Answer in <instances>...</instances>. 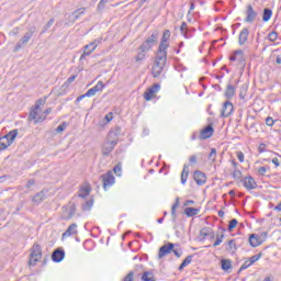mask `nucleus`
Returning a JSON list of instances; mask_svg holds the SVG:
<instances>
[{"label": "nucleus", "instance_id": "nucleus-1", "mask_svg": "<svg viewBox=\"0 0 281 281\" xmlns=\"http://www.w3.org/2000/svg\"><path fill=\"white\" fill-rule=\"evenodd\" d=\"M47 100V97L43 99H38L35 102L34 109L30 112L29 120L35 121V124H38L40 122H45V116H41V106L45 105V101Z\"/></svg>", "mask_w": 281, "mask_h": 281}, {"label": "nucleus", "instance_id": "nucleus-2", "mask_svg": "<svg viewBox=\"0 0 281 281\" xmlns=\"http://www.w3.org/2000/svg\"><path fill=\"white\" fill-rule=\"evenodd\" d=\"M36 34V27L33 25L29 27L27 32L19 40V42L15 44L13 52L16 54V52L23 49L30 41H32V36Z\"/></svg>", "mask_w": 281, "mask_h": 281}, {"label": "nucleus", "instance_id": "nucleus-3", "mask_svg": "<svg viewBox=\"0 0 281 281\" xmlns=\"http://www.w3.org/2000/svg\"><path fill=\"white\" fill-rule=\"evenodd\" d=\"M30 260H29V267H36L37 262H41L43 260V249L41 248V245L34 244L30 249Z\"/></svg>", "mask_w": 281, "mask_h": 281}, {"label": "nucleus", "instance_id": "nucleus-4", "mask_svg": "<svg viewBox=\"0 0 281 281\" xmlns=\"http://www.w3.org/2000/svg\"><path fill=\"white\" fill-rule=\"evenodd\" d=\"M157 41H159V31H154L151 35L143 42L140 45L143 46V49L151 50L154 45H157Z\"/></svg>", "mask_w": 281, "mask_h": 281}, {"label": "nucleus", "instance_id": "nucleus-5", "mask_svg": "<svg viewBox=\"0 0 281 281\" xmlns=\"http://www.w3.org/2000/svg\"><path fill=\"white\" fill-rule=\"evenodd\" d=\"M167 60H161L159 57H156V60L154 63V66L151 68V74L154 78H159L161 74L164 72V67H166Z\"/></svg>", "mask_w": 281, "mask_h": 281}, {"label": "nucleus", "instance_id": "nucleus-6", "mask_svg": "<svg viewBox=\"0 0 281 281\" xmlns=\"http://www.w3.org/2000/svg\"><path fill=\"white\" fill-rule=\"evenodd\" d=\"M231 61H236L238 63V66L243 69L245 68V66L247 65L245 61V52H243V49H237L235 50L231 57H229Z\"/></svg>", "mask_w": 281, "mask_h": 281}, {"label": "nucleus", "instance_id": "nucleus-7", "mask_svg": "<svg viewBox=\"0 0 281 281\" xmlns=\"http://www.w3.org/2000/svg\"><path fill=\"white\" fill-rule=\"evenodd\" d=\"M102 183H103V190H109L111 186L115 184V177L113 176V172L108 171L105 175H102L100 177Z\"/></svg>", "mask_w": 281, "mask_h": 281}, {"label": "nucleus", "instance_id": "nucleus-8", "mask_svg": "<svg viewBox=\"0 0 281 281\" xmlns=\"http://www.w3.org/2000/svg\"><path fill=\"white\" fill-rule=\"evenodd\" d=\"M175 250V244L168 241L167 244L162 245L158 250V260L166 258L169 254H172Z\"/></svg>", "mask_w": 281, "mask_h": 281}, {"label": "nucleus", "instance_id": "nucleus-9", "mask_svg": "<svg viewBox=\"0 0 281 281\" xmlns=\"http://www.w3.org/2000/svg\"><path fill=\"white\" fill-rule=\"evenodd\" d=\"M168 47H170V44H168V42H160L156 56L158 60H168Z\"/></svg>", "mask_w": 281, "mask_h": 281}, {"label": "nucleus", "instance_id": "nucleus-10", "mask_svg": "<svg viewBox=\"0 0 281 281\" xmlns=\"http://www.w3.org/2000/svg\"><path fill=\"white\" fill-rule=\"evenodd\" d=\"M159 89H161V86L159 83H154L151 87H149L145 91L144 99L147 102H150V100H153V98H155V95H157V93H159Z\"/></svg>", "mask_w": 281, "mask_h": 281}, {"label": "nucleus", "instance_id": "nucleus-11", "mask_svg": "<svg viewBox=\"0 0 281 281\" xmlns=\"http://www.w3.org/2000/svg\"><path fill=\"white\" fill-rule=\"evenodd\" d=\"M245 14H246V18L244 19V23H254V21L258 19V12L254 10V7L251 4H248L246 7Z\"/></svg>", "mask_w": 281, "mask_h": 281}, {"label": "nucleus", "instance_id": "nucleus-12", "mask_svg": "<svg viewBox=\"0 0 281 281\" xmlns=\"http://www.w3.org/2000/svg\"><path fill=\"white\" fill-rule=\"evenodd\" d=\"M214 135V124L209 123L204 128L201 130L199 139H210Z\"/></svg>", "mask_w": 281, "mask_h": 281}, {"label": "nucleus", "instance_id": "nucleus-13", "mask_svg": "<svg viewBox=\"0 0 281 281\" xmlns=\"http://www.w3.org/2000/svg\"><path fill=\"white\" fill-rule=\"evenodd\" d=\"M240 183H243L246 190H256V188H258V183L256 182V179H254V177L251 176L243 178L240 180Z\"/></svg>", "mask_w": 281, "mask_h": 281}, {"label": "nucleus", "instance_id": "nucleus-14", "mask_svg": "<svg viewBox=\"0 0 281 281\" xmlns=\"http://www.w3.org/2000/svg\"><path fill=\"white\" fill-rule=\"evenodd\" d=\"M232 113H234V104L229 100H226L222 106L221 117H229Z\"/></svg>", "mask_w": 281, "mask_h": 281}, {"label": "nucleus", "instance_id": "nucleus-15", "mask_svg": "<svg viewBox=\"0 0 281 281\" xmlns=\"http://www.w3.org/2000/svg\"><path fill=\"white\" fill-rule=\"evenodd\" d=\"M115 146H117V139H109L104 145H103V149H102V155H104L105 157L111 155V153H113V148H115Z\"/></svg>", "mask_w": 281, "mask_h": 281}, {"label": "nucleus", "instance_id": "nucleus-16", "mask_svg": "<svg viewBox=\"0 0 281 281\" xmlns=\"http://www.w3.org/2000/svg\"><path fill=\"white\" fill-rule=\"evenodd\" d=\"M193 179L198 186H205L207 181V176L201 170H195L193 173Z\"/></svg>", "mask_w": 281, "mask_h": 281}, {"label": "nucleus", "instance_id": "nucleus-17", "mask_svg": "<svg viewBox=\"0 0 281 281\" xmlns=\"http://www.w3.org/2000/svg\"><path fill=\"white\" fill-rule=\"evenodd\" d=\"M74 216H76V204L70 202L69 207L64 211L63 218L69 221L74 218Z\"/></svg>", "mask_w": 281, "mask_h": 281}, {"label": "nucleus", "instance_id": "nucleus-18", "mask_svg": "<svg viewBox=\"0 0 281 281\" xmlns=\"http://www.w3.org/2000/svg\"><path fill=\"white\" fill-rule=\"evenodd\" d=\"M52 260L53 262H63L65 260V249L57 248L52 254Z\"/></svg>", "mask_w": 281, "mask_h": 281}, {"label": "nucleus", "instance_id": "nucleus-19", "mask_svg": "<svg viewBox=\"0 0 281 281\" xmlns=\"http://www.w3.org/2000/svg\"><path fill=\"white\" fill-rule=\"evenodd\" d=\"M76 234H78V224L72 223L65 233H63V238H69V236H76Z\"/></svg>", "mask_w": 281, "mask_h": 281}, {"label": "nucleus", "instance_id": "nucleus-20", "mask_svg": "<svg viewBox=\"0 0 281 281\" xmlns=\"http://www.w3.org/2000/svg\"><path fill=\"white\" fill-rule=\"evenodd\" d=\"M247 41H249V29L244 27V29H241V31L239 33L238 43H239V45H245V43H247Z\"/></svg>", "mask_w": 281, "mask_h": 281}, {"label": "nucleus", "instance_id": "nucleus-21", "mask_svg": "<svg viewBox=\"0 0 281 281\" xmlns=\"http://www.w3.org/2000/svg\"><path fill=\"white\" fill-rule=\"evenodd\" d=\"M248 243L250 246L252 247H260V245H262L263 240L261 237H259L256 234H250L249 238H248Z\"/></svg>", "mask_w": 281, "mask_h": 281}, {"label": "nucleus", "instance_id": "nucleus-22", "mask_svg": "<svg viewBox=\"0 0 281 281\" xmlns=\"http://www.w3.org/2000/svg\"><path fill=\"white\" fill-rule=\"evenodd\" d=\"M225 98L229 101L236 95V87L232 83H228L224 92Z\"/></svg>", "mask_w": 281, "mask_h": 281}, {"label": "nucleus", "instance_id": "nucleus-23", "mask_svg": "<svg viewBox=\"0 0 281 281\" xmlns=\"http://www.w3.org/2000/svg\"><path fill=\"white\" fill-rule=\"evenodd\" d=\"M16 135H19V130H12L7 135L2 136L10 146L14 144V139H16Z\"/></svg>", "mask_w": 281, "mask_h": 281}, {"label": "nucleus", "instance_id": "nucleus-24", "mask_svg": "<svg viewBox=\"0 0 281 281\" xmlns=\"http://www.w3.org/2000/svg\"><path fill=\"white\" fill-rule=\"evenodd\" d=\"M190 175V165H184L182 172H181V183L182 186H186V183L188 182V177Z\"/></svg>", "mask_w": 281, "mask_h": 281}, {"label": "nucleus", "instance_id": "nucleus-25", "mask_svg": "<svg viewBox=\"0 0 281 281\" xmlns=\"http://www.w3.org/2000/svg\"><path fill=\"white\" fill-rule=\"evenodd\" d=\"M87 8H80L75 10L71 14L70 18L72 16V23H76V21H78V19H80V16H82V14H85Z\"/></svg>", "mask_w": 281, "mask_h": 281}, {"label": "nucleus", "instance_id": "nucleus-26", "mask_svg": "<svg viewBox=\"0 0 281 281\" xmlns=\"http://www.w3.org/2000/svg\"><path fill=\"white\" fill-rule=\"evenodd\" d=\"M93 52H95V48H93L92 46H89V44H87L86 46H83V53L80 56V60H85V58H87V56H91V54H93Z\"/></svg>", "mask_w": 281, "mask_h": 281}, {"label": "nucleus", "instance_id": "nucleus-27", "mask_svg": "<svg viewBox=\"0 0 281 281\" xmlns=\"http://www.w3.org/2000/svg\"><path fill=\"white\" fill-rule=\"evenodd\" d=\"M199 212H201V209H195V207H186L184 209V214L188 216V218H192V216L199 215Z\"/></svg>", "mask_w": 281, "mask_h": 281}, {"label": "nucleus", "instance_id": "nucleus-28", "mask_svg": "<svg viewBox=\"0 0 281 281\" xmlns=\"http://www.w3.org/2000/svg\"><path fill=\"white\" fill-rule=\"evenodd\" d=\"M33 203H36V205H41V203H43V201H45V191H40L38 193H36L33 199H32Z\"/></svg>", "mask_w": 281, "mask_h": 281}, {"label": "nucleus", "instance_id": "nucleus-29", "mask_svg": "<svg viewBox=\"0 0 281 281\" xmlns=\"http://www.w3.org/2000/svg\"><path fill=\"white\" fill-rule=\"evenodd\" d=\"M210 234H212V227L201 228L200 234H199L200 240H205V238H207V236H210Z\"/></svg>", "mask_w": 281, "mask_h": 281}, {"label": "nucleus", "instance_id": "nucleus-30", "mask_svg": "<svg viewBox=\"0 0 281 281\" xmlns=\"http://www.w3.org/2000/svg\"><path fill=\"white\" fill-rule=\"evenodd\" d=\"M271 16H273V11L269 8H265L262 13V21L268 23V21H271Z\"/></svg>", "mask_w": 281, "mask_h": 281}, {"label": "nucleus", "instance_id": "nucleus-31", "mask_svg": "<svg viewBox=\"0 0 281 281\" xmlns=\"http://www.w3.org/2000/svg\"><path fill=\"white\" fill-rule=\"evenodd\" d=\"M93 203H94L93 198L87 200V201L81 205L82 212H91V209L93 207Z\"/></svg>", "mask_w": 281, "mask_h": 281}, {"label": "nucleus", "instance_id": "nucleus-32", "mask_svg": "<svg viewBox=\"0 0 281 281\" xmlns=\"http://www.w3.org/2000/svg\"><path fill=\"white\" fill-rule=\"evenodd\" d=\"M139 52L135 57L136 63H142V60H144V58H146V52H149L148 49H144L143 46H139Z\"/></svg>", "mask_w": 281, "mask_h": 281}, {"label": "nucleus", "instance_id": "nucleus-33", "mask_svg": "<svg viewBox=\"0 0 281 281\" xmlns=\"http://www.w3.org/2000/svg\"><path fill=\"white\" fill-rule=\"evenodd\" d=\"M177 207H179V198H176L175 203L171 206L172 221H177Z\"/></svg>", "mask_w": 281, "mask_h": 281}, {"label": "nucleus", "instance_id": "nucleus-34", "mask_svg": "<svg viewBox=\"0 0 281 281\" xmlns=\"http://www.w3.org/2000/svg\"><path fill=\"white\" fill-rule=\"evenodd\" d=\"M192 262V255L187 256V258L182 261V263L179 266L178 270L183 271L188 265H191Z\"/></svg>", "mask_w": 281, "mask_h": 281}, {"label": "nucleus", "instance_id": "nucleus-35", "mask_svg": "<svg viewBox=\"0 0 281 281\" xmlns=\"http://www.w3.org/2000/svg\"><path fill=\"white\" fill-rule=\"evenodd\" d=\"M222 270L223 271H229V268L232 267V260L229 259H222L221 260Z\"/></svg>", "mask_w": 281, "mask_h": 281}, {"label": "nucleus", "instance_id": "nucleus-36", "mask_svg": "<svg viewBox=\"0 0 281 281\" xmlns=\"http://www.w3.org/2000/svg\"><path fill=\"white\" fill-rule=\"evenodd\" d=\"M232 177L235 179V181H240L243 179V171L239 169H234Z\"/></svg>", "mask_w": 281, "mask_h": 281}, {"label": "nucleus", "instance_id": "nucleus-37", "mask_svg": "<svg viewBox=\"0 0 281 281\" xmlns=\"http://www.w3.org/2000/svg\"><path fill=\"white\" fill-rule=\"evenodd\" d=\"M239 98L240 100H245L247 98V86L243 85L239 89Z\"/></svg>", "mask_w": 281, "mask_h": 281}, {"label": "nucleus", "instance_id": "nucleus-38", "mask_svg": "<svg viewBox=\"0 0 281 281\" xmlns=\"http://www.w3.org/2000/svg\"><path fill=\"white\" fill-rule=\"evenodd\" d=\"M90 193H91V189L86 187L80 190L79 196L80 199H85V196H89Z\"/></svg>", "mask_w": 281, "mask_h": 281}, {"label": "nucleus", "instance_id": "nucleus-39", "mask_svg": "<svg viewBox=\"0 0 281 281\" xmlns=\"http://www.w3.org/2000/svg\"><path fill=\"white\" fill-rule=\"evenodd\" d=\"M104 83L102 81H99L94 87H92V89L97 92V93H102V90L104 89Z\"/></svg>", "mask_w": 281, "mask_h": 281}, {"label": "nucleus", "instance_id": "nucleus-40", "mask_svg": "<svg viewBox=\"0 0 281 281\" xmlns=\"http://www.w3.org/2000/svg\"><path fill=\"white\" fill-rule=\"evenodd\" d=\"M102 44V38H97L90 44H88V47H92V49H98V46Z\"/></svg>", "mask_w": 281, "mask_h": 281}, {"label": "nucleus", "instance_id": "nucleus-41", "mask_svg": "<svg viewBox=\"0 0 281 281\" xmlns=\"http://www.w3.org/2000/svg\"><path fill=\"white\" fill-rule=\"evenodd\" d=\"M268 41H270V43H276V41H278V32L272 31L268 34Z\"/></svg>", "mask_w": 281, "mask_h": 281}, {"label": "nucleus", "instance_id": "nucleus-42", "mask_svg": "<svg viewBox=\"0 0 281 281\" xmlns=\"http://www.w3.org/2000/svg\"><path fill=\"white\" fill-rule=\"evenodd\" d=\"M168 41H170V30H165L160 42L168 43Z\"/></svg>", "mask_w": 281, "mask_h": 281}, {"label": "nucleus", "instance_id": "nucleus-43", "mask_svg": "<svg viewBox=\"0 0 281 281\" xmlns=\"http://www.w3.org/2000/svg\"><path fill=\"white\" fill-rule=\"evenodd\" d=\"M236 225H238V220L233 218L228 222V232H234Z\"/></svg>", "mask_w": 281, "mask_h": 281}, {"label": "nucleus", "instance_id": "nucleus-44", "mask_svg": "<svg viewBox=\"0 0 281 281\" xmlns=\"http://www.w3.org/2000/svg\"><path fill=\"white\" fill-rule=\"evenodd\" d=\"M9 144L8 142L5 140V138L2 136L0 137V151L1 150H5L7 148H9Z\"/></svg>", "mask_w": 281, "mask_h": 281}, {"label": "nucleus", "instance_id": "nucleus-45", "mask_svg": "<svg viewBox=\"0 0 281 281\" xmlns=\"http://www.w3.org/2000/svg\"><path fill=\"white\" fill-rule=\"evenodd\" d=\"M52 25H54V19H50L46 25L43 27V30L41 31V35L45 34V32H47V30H49V27H52Z\"/></svg>", "mask_w": 281, "mask_h": 281}, {"label": "nucleus", "instance_id": "nucleus-46", "mask_svg": "<svg viewBox=\"0 0 281 281\" xmlns=\"http://www.w3.org/2000/svg\"><path fill=\"white\" fill-rule=\"evenodd\" d=\"M225 238L224 234L221 235H216V240L213 244V247H218V245H221V243H223V239Z\"/></svg>", "mask_w": 281, "mask_h": 281}, {"label": "nucleus", "instance_id": "nucleus-47", "mask_svg": "<svg viewBox=\"0 0 281 281\" xmlns=\"http://www.w3.org/2000/svg\"><path fill=\"white\" fill-rule=\"evenodd\" d=\"M209 159L214 164L216 161V148H211V153L209 154Z\"/></svg>", "mask_w": 281, "mask_h": 281}, {"label": "nucleus", "instance_id": "nucleus-48", "mask_svg": "<svg viewBox=\"0 0 281 281\" xmlns=\"http://www.w3.org/2000/svg\"><path fill=\"white\" fill-rule=\"evenodd\" d=\"M76 78H78V75H72L70 76L63 85V87H69V85H71V82H74L76 80Z\"/></svg>", "mask_w": 281, "mask_h": 281}, {"label": "nucleus", "instance_id": "nucleus-49", "mask_svg": "<svg viewBox=\"0 0 281 281\" xmlns=\"http://www.w3.org/2000/svg\"><path fill=\"white\" fill-rule=\"evenodd\" d=\"M261 258H262V252L254 255L252 257L249 258L250 265H254V262H258V260L261 259Z\"/></svg>", "mask_w": 281, "mask_h": 281}, {"label": "nucleus", "instance_id": "nucleus-50", "mask_svg": "<svg viewBox=\"0 0 281 281\" xmlns=\"http://www.w3.org/2000/svg\"><path fill=\"white\" fill-rule=\"evenodd\" d=\"M66 128H67V123H66V122H63L61 124H59V125L56 127L55 132H56V133H63V131H66Z\"/></svg>", "mask_w": 281, "mask_h": 281}, {"label": "nucleus", "instance_id": "nucleus-51", "mask_svg": "<svg viewBox=\"0 0 281 281\" xmlns=\"http://www.w3.org/2000/svg\"><path fill=\"white\" fill-rule=\"evenodd\" d=\"M251 265H254V263H251V260L245 261V262L241 265V267L239 268V273H240V271H245V269H249V267H251Z\"/></svg>", "mask_w": 281, "mask_h": 281}, {"label": "nucleus", "instance_id": "nucleus-52", "mask_svg": "<svg viewBox=\"0 0 281 281\" xmlns=\"http://www.w3.org/2000/svg\"><path fill=\"white\" fill-rule=\"evenodd\" d=\"M228 251H236V240L235 239H231L228 241Z\"/></svg>", "mask_w": 281, "mask_h": 281}, {"label": "nucleus", "instance_id": "nucleus-53", "mask_svg": "<svg viewBox=\"0 0 281 281\" xmlns=\"http://www.w3.org/2000/svg\"><path fill=\"white\" fill-rule=\"evenodd\" d=\"M106 3H109V0H100V2L98 3L97 10L99 11L104 10Z\"/></svg>", "mask_w": 281, "mask_h": 281}, {"label": "nucleus", "instance_id": "nucleus-54", "mask_svg": "<svg viewBox=\"0 0 281 281\" xmlns=\"http://www.w3.org/2000/svg\"><path fill=\"white\" fill-rule=\"evenodd\" d=\"M172 254H175L176 258H181V256H183V251L181 250V248H173V250H171Z\"/></svg>", "mask_w": 281, "mask_h": 281}, {"label": "nucleus", "instance_id": "nucleus-55", "mask_svg": "<svg viewBox=\"0 0 281 281\" xmlns=\"http://www.w3.org/2000/svg\"><path fill=\"white\" fill-rule=\"evenodd\" d=\"M95 90L93 88H90L86 93H85V97L86 98H93V95H95Z\"/></svg>", "mask_w": 281, "mask_h": 281}, {"label": "nucleus", "instance_id": "nucleus-56", "mask_svg": "<svg viewBox=\"0 0 281 281\" xmlns=\"http://www.w3.org/2000/svg\"><path fill=\"white\" fill-rule=\"evenodd\" d=\"M267 170H269V167H260L258 169V175H260V177H265V175H267Z\"/></svg>", "mask_w": 281, "mask_h": 281}, {"label": "nucleus", "instance_id": "nucleus-57", "mask_svg": "<svg viewBox=\"0 0 281 281\" xmlns=\"http://www.w3.org/2000/svg\"><path fill=\"white\" fill-rule=\"evenodd\" d=\"M113 171L115 172V175L117 177H121L122 176V167L120 165H116L114 168H113Z\"/></svg>", "mask_w": 281, "mask_h": 281}, {"label": "nucleus", "instance_id": "nucleus-58", "mask_svg": "<svg viewBox=\"0 0 281 281\" xmlns=\"http://www.w3.org/2000/svg\"><path fill=\"white\" fill-rule=\"evenodd\" d=\"M237 159L240 164L245 162V154L243 151H237Z\"/></svg>", "mask_w": 281, "mask_h": 281}, {"label": "nucleus", "instance_id": "nucleus-59", "mask_svg": "<svg viewBox=\"0 0 281 281\" xmlns=\"http://www.w3.org/2000/svg\"><path fill=\"white\" fill-rule=\"evenodd\" d=\"M266 124L271 127V126H273V124H276V120H273V117H271V116H268L266 119Z\"/></svg>", "mask_w": 281, "mask_h": 281}, {"label": "nucleus", "instance_id": "nucleus-60", "mask_svg": "<svg viewBox=\"0 0 281 281\" xmlns=\"http://www.w3.org/2000/svg\"><path fill=\"white\" fill-rule=\"evenodd\" d=\"M49 113H52V108H47L43 114H40V117H47V115H49Z\"/></svg>", "mask_w": 281, "mask_h": 281}, {"label": "nucleus", "instance_id": "nucleus-61", "mask_svg": "<svg viewBox=\"0 0 281 281\" xmlns=\"http://www.w3.org/2000/svg\"><path fill=\"white\" fill-rule=\"evenodd\" d=\"M180 32H181V34L184 32H188V23L182 22V24L180 26Z\"/></svg>", "mask_w": 281, "mask_h": 281}, {"label": "nucleus", "instance_id": "nucleus-62", "mask_svg": "<svg viewBox=\"0 0 281 281\" xmlns=\"http://www.w3.org/2000/svg\"><path fill=\"white\" fill-rule=\"evenodd\" d=\"M196 161H198V158L195 155H192L189 157V164L194 165L196 164Z\"/></svg>", "mask_w": 281, "mask_h": 281}, {"label": "nucleus", "instance_id": "nucleus-63", "mask_svg": "<svg viewBox=\"0 0 281 281\" xmlns=\"http://www.w3.org/2000/svg\"><path fill=\"white\" fill-rule=\"evenodd\" d=\"M259 153H265L267 150V145L265 143H261L258 148Z\"/></svg>", "mask_w": 281, "mask_h": 281}, {"label": "nucleus", "instance_id": "nucleus-64", "mask_svg": "<svg viewBox=\"0 0 281 281\" xmlns=\"http://www.w3.org/2000/svg\"><path fill=\"white\" fill-rule=\"evenodd\" d=\"M35 181L34 179H30L26 183V188H32V186H34Z\"/></svg>", "mask_w": 281, "mask_h": 281}]
</instances>
